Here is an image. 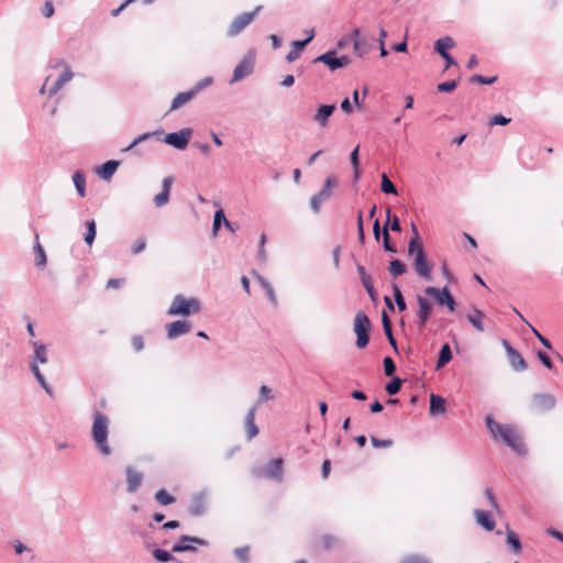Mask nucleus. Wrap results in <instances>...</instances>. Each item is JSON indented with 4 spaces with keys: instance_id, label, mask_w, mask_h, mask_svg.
<instances>
[{
    "instance_id": "obj_29",
    "label": "nucleus",
    "mask_w": 563,
    "mask_h": 563,
    "mask_svg": "<svg viewBox=\"0 0 563 563\" xmlns=\"http://www.w3.org/2000/svg\"><path fill=\"white\" fill-rule=\"evenodd\" d=\"M151 139H155L156 141H161V132L154 131V132H145L137 137H135L130 145L124 147L123 152H130L132 151L136 145H139L142 142L148 141Z\"/></svg>"
},
{
    "instance_id": "obj_54",
    "label": "nucleus",
    "mask_w": 563,
    "mask_h": 563,
    "mask_svg": "<svg viewBox=\"0 0 563 563\" xmlns=\"http://www.w3.org/2000/svg\"><path fill=\"white\" fill-rule=\"evenodd\" d=\"M456 86H457L456 80H448V81L438 84L437 89L439 92H451L456 88Z\"/></svg>"
},
{
    "instance_id": "obj_25",
    "label": "nucleus",
    "mask_w": 563,
    "mask_h": 563,
    "mask_svg": "<svg viewBox=\"0 0 563 563\" xmlns=\"http://www.w3.org/2000/svg\"><path fill=\"white\" fill-rule=\"evenodd\" d=\"M119 165H120V163L118 161L109 159L106 163H103L102 165L98 166L96 168V173L98 174V176L100 178H102L104 180H109L113 176V174L117 172Z\"/></svg>"
},
{
    "instance_id": "obj_41",
    "label": "nucleus",
    "mask_w": 563,
    "mask_h": 563,
    "mask_svg": "<svg viewBox=\"0 0 563 563\" xmlns=\"http://www.w3.org/2000/svg\"><path fill=\"white\" fill-rule=\"evenodd\" d=\"M382 235H383L384 250L388 253H397L396 246L390 242L391 238H390L389 231L387 229V223L384 224Z\"/></svg>"
},
{
    "instance_id": "obj_57",
    "label": "nucleus",
    "mask_w": 563,
    "mask_h": 563,
    "mask_svg": "<svg viewBox=\"0 0 563 563\" xmlns=\"http://www.w3.org/2000/svg\"><path fill=\"white\" fill-rule=\"evenodd\" d=\"M353 47H354V51L355 53L362 57L364 54H366L367 52V48H366V40H355L353 42Z\"/></svg>"
},
{
    "instance_id": "obj_21",
    "label": "nucleus",
    "mask_w": 563,
    "mask_h": 563,
    "mask_svg": "<svg viewBox=\"0 0 563 563\" xmlns=\"http://www.w3.org/2000/svg\"><path fill=\"white\" fill-rule=\"evenodd\" d=\"M30 344L32 345V347L34 350L33 357L30 363H35L37 365H38V363L46 364L48 361L47 346L40 341H30Z\"/></svg>"
},
{
    "instance_id": "obj_19",
    "label": "nucleus",
    "mask_w": 563,
    "mask_h": 563,
    "mask_svg": "<svg viewBox=\"0 0 563 563\" xmlns=\"http://www.w3.org/2000/svg\"><path fill=\"white\" fill-rule=\"evenodd\" d=\"M126 475V492L132 494L137 490L143 481V474L136 472L132 466H126L125 468Z\"/></svg>"
},
{
    "instance_id": "obj_63",
    "label": "nucleus",
    "mask_w": 563,
    "mask_h": 563,
    "mask_svg": "<svg viewBox=\"0 0 563 563\" xmlns=\"http://www.w3.org/2000/svg\"><path fill=\"white\" fill-rule=\"evenodd\" d=\"M145 247H146V240L144 238H140L136 241L135 245L133 246L132 253L139 254V253L143 252L145 250Z\"/></svg>"
},
{
    "instance_id": "obj_51",
    "label": "nucleus",
    "mask_w": 563,
    "mask_h": 563,
    "mask_svg": "<svg viewBox=\"0 0 563 563\" xmlns=\"http://www.w3.org/2000/svg\"><path fill=\"white\" fill-rule=\"evenodd\" d=\"M273 398H274V395L272 394V389L269 387H267L266 385H262L260 387L258 400L255 405L258 407V405L262 404L263 401H266V400H269Z\"/></svg>"
},
{
    "instance_id": "obj_43",
    "label": "nucleus",
    "mask_w": 563,
    "mask_h": 563,
    "mask_svg": "<svg viewBox=\"0 0 563 563\" xmlns=\"http://www.w3.org/2000/svg\"><path fill=\"white\" fill-rule=\"evenodd\" d=\"M390 213H391V210L388 207L386 209L387 220L385 222V223H387V229L390 228V230L394 231V232H400L401 231V225H400L399 218L397 216L391 217Z\"/></svg>"
},
{
    "instance_id": "obj_48",
    "label": "nucleus",
    "mask_w": 563,
    "mask_h": 563,
    "mask_svg": "<svg viewBox=\"0 0 563 563\" xmlns=\"http://www.w3.org/2000/svg\"><path fill=\"white\" fill-rule=\"evenodd\" d=\"M152 554L158 562H169L176 560L170 552L158 548L155 549Z\"/></svg>"
},
{
    "instance_id": "obj_4",
    "label": "nucleus",
    "mask_w": 563,
    "mask_h": 563,
    "mask_svg": "<svg viewBox=\"0 0 563 563\" xmlns=\"http://www.w3.org/2000/svg\"><path fill=\"white\" fill-rule=\"evenodd\" d=\"M201 310L200 300L190 297L186 298L183 295H176L167 310L168 316L188 317L192 313H198Z\"/></svg>"
},
{
    "instance_id": "obj_47",
    "label": "nucleus",
    "mask_w": 563,
    "mask_h": 563,
    "mask_svg": "<svg viewBox=\"0 0 563 563\" xmlns=\"http://www.w3.org/2000/svg\"><path fill=\"white\" fill-rule=\"evenodd\" d=\"M380 188H382V191L385 194L397 195L396 186L390 181V179L388 178V176L385 173L382 175Z\"/></svg>"
},
{
    "instance_id": "obj_14",
    "label": "nucleus",
    "mask_w": 563,
    "mask_h": 563,
    "mask_svg": "<svg viewBox=\"0 0 563 563\" xmlns=\"http://www.w3.org/2000/svg\"><path fill=\"white\" fill-rule=\"evenodd\" d=\"M253 474L256 477L265 476L267 478L276 479L280 482L283 479V460L282 459H273L263 472H258L257 470H253Z\"/></svg>"
},
{
    "instance_id": "obj_31",
    "label": "nucleus",
    "mask_w": 563,
    "mask_h": 563,
    "mask_svg": "<svg viewBox=\"0 0 563 563\" xmlns=\"http://www.w3.org/2000/svg\"><path fill=\"white\" fill-rule=\"evenodd\" d=\"M455 42L451 36H443L437 40L434 49L440 56H444V53H449L448 49L454 47Z\"/></svg>"
},
{
    "instance_id": "obj_9",
    "label": "nucleus",
    "mask_w": 563,
    "mask_h": 563,
    "mask_svg": "<svg viewBox=\"0 0 563 563\" xmlns=\"http://www.w3.org/2000/svg\"><path fill=\"white\" fill-rule=\"evenodd\" d=\"M313 63L324 64L331 71L346 67L351 58L346 55L336 56L335 51H328L313 59Z\"/></svg>"
},
{
    "instance_id": "obj_2",
    "label": "nucleus",
    "mask_w": 563,
    "mask_h": 563,
    "mask_svg": "<svg viewBox=\"0 0 563 563\" xmlns=\"http://www.w3.org/2000/svg\"><path fill=\"white\" fill-rule=\"evenodd\" d=\"M108 434L109 418L104 413L96 411L93 413L91 437L98 451L106 456L111 454V448L108 445Z\"/></svg>"
},
{
    "instance_id": "obj_17",
    "label": "nucleus",
    "mask_w": 563,
    "mask_h": 563,
    "mask_svg": "<svg viewBox=\"0 0 563 563\" xmlns=\"http://www.w3.org/2000/svg\"><path fill=\"white\" fill-rule=\"evenodd\" d=\"M336 106L332 104H321L317 112L313 114L312 120L321 128L324 129L329 124V120L333 112L335 111Z\"/></svg>"
},
{
    "instance_id": "obj_30",
    "label": "nucleus",
    "mask_w": 563,
    "mask_h": 563,
    "mask_svg": "<svg viewBox=\"0 0 563 563\" xmlns=\"http://www.w3.org/2000/svg\"><path fill=\"white\" fill-rule=\"evenodd\" d=\"M195 97H196L195 92H192L191 89L188 91L178 93L173 99L169 111H175V110L179 109L180 107H183L184 104H186L187 102L192 100Z\"/></svg>"
},
{
    "instance_id": "obj_38",
    "label": "nucleus",
    "mask_w": 563,
    "mask_h": 563,
    "mask_svg": "<svg viewBox=\"0 0 563 563\" xmlns=\"http://www.w3.org/2000/svg\"><path fill=\"white\" fill-rule=\"evenodd\" d=\"M507 544L512 549L515 553L518 554L521 552V541L518 534L510 529L507 530Z\"/></svg>"
},
{
    "instance_id": "obj_62",
    "label": "nucleus",
    "mask_w": 563,
    "mask_h": 563,
    "mask_svg": "<svg viewBox=\"0 0 563 563\" xmlns=\"http://www.w3.org/2000/svg\"><path fill=\"white\" fill-rule=\"evenodd\" d=\"M485 494V497L487 498L489 505L493 507V508H498V504H497V500L495 498V495H494V492H493V488L490 487H487L484 492Z\"/></svg>"
},
{
    "instance_id": "obj_16",
    "label": "nucleus",
    "mask_w": 563,
    "mask_h": 563,
    "mask_svg": "<svg viewBox=\"0 0 563 563\" xmlns=\"http://www.w3.org/2000/svg\"><path fill=\"white\" fill-rule=\"evenodd\" d=\"M254 70V63L251 58L244 57L234 68L230 84L240 81L250 76Z\"/></svg>"
},
{
    "instance_id": "obj_27",
    "label": "nucleus",
    "mask_w": 563,
    "mask_h": 563,
    "mask_svg": "<svg viewBox=\"0 0 563 563\" xmlns=\"http://www.w3.org/2000/svg\"><path fill=\"white\" fill-rule=\"evenodd\" d=\"M445 399L435 394H431L430 396V407H429V413L431 416H438L445 412Z\"/></svg>"
},
{
    "instance_id": "obj_34",
    "label": "nucleus",
    "mask_w": 563,
    "mask_h": 563,
    "mask_svg": "<svg viewBox=\"0 0 563 563\" xmlns=\"http://www.w3.org/2000/svg\"><path fill=\"white\" fill-rule=\"evenodd\" d=\"M73 181L80 197L86 195V176L82 170H76L73 175Z\"/></svg>"
},
{
    "instance_id": "obj_53",
    "label": "nucleus",
    "mask_w": 563,
    "mask_h": 563,
    "mask_svg": "<svg viewBox=\"0 0 563 563\" xmlns=\"http://www.w3.org/2000/svg\"><path fill=\"white\" fill-rule=\"evenodd\" d=\"M384 372L386 376H393L396 372V364L390 356H385L383 360Z\"/></svg>"
},
{
    "instance_id": "obj_11",
    "label": "nucleus",
    "mask_w": 563,
    "mask_h": 563,
    "mask_svg": "<svg viewBox=\"0 0 563 563\" xmlns=\"http://www.w3.org/2000/svg\"><path fill=\"white\" fill-rule=\"evenodd\" d=\"M194 544L208 547L209 542L206 539L183 534L179 537L178 542L173 545L172 552H196L197 549Z\"/></svg>"
},
{
    "instance_id": "obj_40",
    "label": "nucleus",
    "mask_w": 563,
    "mask_h": 563,
    "mask_svg": "<svg viewBox=\"0 0 563 563\" xmlns=\"http://www.w3.org/2000/svg\"><path fill=\"white\" fill-rule=\"evenodd\" d=\"M35 253V265L37 267H45L46 265V254L40 242L37 241L34 245Z\"/></svg>"
},
{
    "instance_id": "obj_7",
    "label": "nucleus",
    "mask_w": 563,
    "mask_h": 563,
    "mask_svg": "<svg viewBox=\"0 0 563 563\" xmlns=\"http://www.w3.org/2000/svg\"><path fill=\"white\" fill-rule=\"evenodd\" d=\"M338 186V179L334 175L328 176L320 191L311 197L310 208L313 213L318 214L324 201L329 200L332 196V188Z\"/></svg>"
},
{
    "instance_id": "obj_12",
    "label": "nucleus",
    "mask_w": 563,
    "mask_h": 563,
    "mask_svg": "<svg viewBox=\"0 0 563 563\" xmlns=\"http://www.w3.org/2000/svg\"><path fill=\"white\" fill-rule=\"evenodd\" d=\"M501 344L506 351L508 361H509L512 369L516 372L526 371L528 365H527L525 358L522 357V355L520 354V352L517 351L516 349H514L511 346V344L509 343V341L506 339H504L501 341Z\"/></svg>"
},
{
    "instance_id": "obj_5",
    "label": "nucleus",
    "mask_w": 563,
    "mask_h": 563,
    "mask_svg": "<svg viewBox=\"0 0 563 563\" xmlns=\"http://www.w3.org/2000/svg\"><path fill=\"white\" fill-rule=\"evenodd\" d=\"M424 294L432 297L438 306L445 307L450 312H453L456 308V301L448 286L443 288L428 286L424 288Z\"/></svg>"
},
{
    "instance_id": "obj_33",
    "label": "nucleus",
    "mask_w": 563,
    "mask_h": 563,
    "mask_svg": "<svg viewBox=\"0 0 563 563\" xmlns=\"http://www.w3.org/2000/svg\"><path fill=\"white\" fill-rule=\"evenodd\" d=\"M30 371L32 372V374L34 375V377L36 378V380L38 382V384L41 385V387L48 394V395H52L53 390H52V387L47 384L44 375L42 374V372L40 371V367L37 364L35 363H30Z\"/></svg>"
},
{
    "instance_id": "obj_42",
    "label": "nucleus",
    "mask_w": 563,
    "mask_h": 563,
    "mask_svg": "<svg viewBox=\"0 0 563 563\" xmlns=\"http://www.w3.org/2000/svg\"><path fill=\"white\" fill-rule=\"evenodd\" d=\"M87 232L85 234L84 241L87 245H92L96 239V222L93 219L86 222Z\"/></svg>"
},
{
    "instance_id": "obj_59",
    "label": "nucleus",
    "mask_w": 563,
    "mask_h": 563,
    "mask_svg": "<svg viewBox=\"0 0 563 563\" xmlns=\"http://www.w3.org/2000/svg\"><path fill=\"white\" fill-rule=\"evenodd\" d=\"M537 357L540 360V362L548 368V369H552L553 368V363L550 358V356L543 352V351H538L537 352Z\"/></svg>"
},
{
    "instance_id": "obj_44",
    "label": "nucleus",
    "mask_w": 563,
    "mask_h": 563,
    "mask_svg": "<svg viewBox=\"0 0 563 563\" xmlns=\"http://www.w3.org/2000/svg\"><path fill=\"white\" fill-rule=\"evenodd\" d=\"M402 380L399 377H393L385 386L388 395L394 396L399 393Z\"/></svg>"
},
{
    "instance_id": "obj_13",
    "label": "nucleus",
    "mask_w": 563,
    "mask_h": 563,
    "mask_svg": "<svg viewBox=\"0 0 563 563\" xmlns=\"http://www.w3.org/2000/svg\"><path fill=\"white\" fill-rule=\"evenodd\" d=\"M556 399L553 395L547 393L534 394L531 407L538 412H547L555 407Z\"/></svg>"
},
{
    "instance_id": "obj_61",
    "label": "nucleus",
    "mask_w": 563,
    "mask_h": 563,
    "mask_svg": "<svg viewBox=\"0 0 563 563\" xmlns=\"http://www.w3.org/2000/svg\"><path fill=\"white\" fill-rule=\"evenodd\" d=\"M510 120V118H506L503 114H496L490 119V125H506Z\"/></svg>"
},
{
    "instance_id": "obj_26",
    "label": "nucleus",
    "mask_w": 563,
    "mask_h": 563,
    "mask_svg": "<svg viewBox=\"0 0 563 563\" xmlns=\"http://www.w3.org/2000/svg\"><path fill=\"white\" fill-rule=\"evenodd\" d=\"M474 514L476 517L477 525L483 527L486 531L494 530L496 523H495V520L493 519L489 511L477 509V510H475Z\"/></svg>"
},
{
    "instance_id": "obj_36",
    "label": "nucleus",
    "mask_w": 563,
    "mask_h": 563,
    "mask_svg": "<svg viewBox=\"0 0 563 563\" xmlns=\"http://www.w3.org/2000/svg\"><path fill=\"white\" fill-rule=\"evenodd\" d=\"M452 360V351L448 343L443 344L439 352L437 368L443 367Z\"/></svg>"
},
{
    "instance_id": "obj_37",
    "label": "nucleus",
    "mask_w": 563,
    "mask_h": 563,
    "mask_svg": "<svg viewBox=\"0 0 563 563\" xmlns=\"http://www.w3.org/2000/svg\"><path fill=\"white\" fill-rule=\"evenodd\" d=\"M388 271L394 278L402 275L407 271V266L398 258H394L389 262Z\"/></svg>"
},
{
    "instance_id": "obj_3",
    "label": "nucleus",
    "mask_w": 563,
    "mask_h": 563,
    "mask_svg": "<svg viewBox=\"0 0 563 563\" xmlns=\"http://www.w3.org/2000/svg\"><path fill=\"white\" fill-rule=\"evenodd\" d=\"M408 254L413 256V267L416 273L424 280H431L432 266L427 258L423 244H417L415 240H409Z\"/></svg>"
},
{
    "instance_id": "obj_45",
    "label": "nucleus",
    "mask_w": 563,
    "mask_h": 563,
    "mask_svg": "<svg viewBox=\"0 0 563 563\" xmlns=\"http://www.w3.org/2000/svg\"><path fill=\"white\" fill-rule=\"evenodd\" d=\"M155 499L158 504L163 506L170 505L175 501V497L168 494L165 489H159L158 492H156Z\"/></svg>"
},
{
    "instance_id": "obj_39",
    "label": "nucleus",
    "mask_w": 563,
    "mask_h": 563,
    "mask_svg": "<svg viewBox=\"0 0 563 563\" xmlns=\"http://www.w3.org/2000/svg\"><path fill=\"white\" fill-rule=\"evenodd\" d=\"M391 288H393V295H394V299H395L398 310L400 312L405 311L407 308V305H406L405 297H404L399 286L397 284H393Z\"/></svg>"
},
{
    "instance_id": "obj_18",
    "label": "nucleus",
    "mask_w": 563,
    "mask_h": 563,
    "mask_svg": "<svg viewBox=\"0 0 563 563\" xmlns=\"http://www.w3.org/2000/svg\"><path fill=\"white\" fill-rule=\"evenodd\" d=\"M191 325L188 321L177 320L167 325V338L169 340L176 339L180 335L188 333Z\"/></svg>"
},
{
    "instance_id": "obj_52",
    "label": "nucleus",
    "mask_w": 563,
    "mask_h": 563,
    "mask_svg": "<svg viewBox=\"0 0 563 563\" xmlns=\"http://www.w3.org/2000/svg\"><path fill=\"white\" fill-rule=\"evenodd\" d=\"M234 555L242 563H249V561H250V548L249 547L236 548L234 550Z\"/></svg>"
},
{
    "instance_id": "obj_58",
    "label": "nucleus",
    "mask_w": 563,
    "mask_h": 563,
    "mask_svg": "<svg viewBox=\"0 0 563 563\" xmlns=\"http://www.w3.org/2000/svg\"><path fill=\"white\" fill-rule=\"evenodd\" d=\"M357 236L361 243L365 242V232H364V224H363V213L362 211L358 212L357 216Z\"/></svg>"
},
{
    "instance_id": "obj_64",
    "label": "nucleus",
    "mask_w": 563,
    "mask_h": 563,
    "mask_svg": "<svg viewBox=\"0 0 563 563\" xmlns=\"http://www.w3.org/2000/svg\"><path fill=\"white\" fill-rule=\"evenodd\" d=\"M400 563H430V562L424 560L421 556L411 555V556L405 558Z\"/></svg>"
},
{
    "instance_id": "obj_35",
    "label": "nucleus",
    "mask_w": 563,
    "mask_h": 563,
    "mask_svg": "<svg viewBox=\"0 0 563 563\" xmlns=\"http://www.w3.org/2000/svg\"><path fill=\"white\" fill-rule=\"evenodd\" d=\"M291 45L292 48L286 55V60L288 63L295 62L300 56L301 51L307 46V41H294Z\"/></svg>"
},
{
    "instance_id": "obj_49",
    "label": "nucleus",
    "mask_w": 563,
    "mask_h": 563,
    "mask_svg": "<svg viewBox=\"0 0 563 563\" xmlns=\"http://www.w3.org/2000/svg\"><path fill=\"white\" fill-rule=\"evenodd\" d=\"M497 76L486 77L483 75H473L470 78V82L472 84H478V85H492L496 82Z\"/></svg>"
},
{
    "instance_id": "obj_56",
    "label": "nucleus",
    "mask_w": 563,
    "mask_h": 563,
    "mask_svg": "<svg viewBox=\"0 0 563 563\" xmlns=\"http://www.w3.org/2000/svg\"><path fill=\"white\" fill-rule=\"evenodd\" d=\"M170 194L161 191L154 197V203L157 208H161L168 203Z\"/></svg>"
},
{
    "instance_id": "obj_60",
    "label": "nucleus",
    "mask_w": 563,
    "mask_h": 563,
    "mask_svg": "<svg viewBox=\"0 0 563 563\" xmlns=\"http://www.w3.org/2000/svg\"><path fill=\"white\" fill-rule=\"evenodd\" d=\"M529 327L531 328V331L533 332V334L538 338V340L540 341V343L548 350H551L552 349V344L551 342L544 336L542 335L536 328H533L531 324H529Z\"/></svg>"
},
{
    "instance_id": "obj_1",
    "label": "nucleus",
    "mask_w": 563,
    "mask_h": 563,
    "mask_svg": "<svg viewBox=\"0 0 563 563\" xmlns=\"http://www.w3.org/2000/svg\"><path fill=\"white\" fill-rule=\"evenodd\" d=\"M486 427L494 440H501L504 444L514 450L518 455L525 456L528 452L521 433L510 424H503L494 420L492 416L486 417Z\"/></svg>"
},
{
    "instance_id": "obj_32",
    "label": "nucleus",
    "mask_w": 563,
    "mask_h": 563,
    "mask_svg": "<svg viewBox=\"0 0 563 563\" xmlns=\"http://www.w3.org/2000/svg\"><path fill=\"white\" fill-rule=\"evenodd\" d=\"M466 319L477 331L483 332L485 330L483 324L484 313L479 309L474 307L473 313H468Z\"/></svg>"
},
{
    "instance_id": "obj_24",
    "label": "nucleus",
    "mask_w": 563,
    "mask_h": 563,
    "mask_svg": "<svg viewBox=\"0 0 563 563\" xmlns=\"http://www.w3.org/2000/svg\"><path fill=\"white\" fill-rule=\"evenodd\" d=\"M252 275L255 278V280L262 286V288L266 291L267 298L272 302V305L276 307L278 305V300L271 283L255 271L252 272Z\"/></svg>"
},
{
    "instance_id": "obj_55",
    "label": "nucleus",
    "mask_w": 563,
    "mask_h": 563,
    "mask_svg": "<svg viewBox=\"0 0 563 563\" xmlns=\"http://www.w3.org/2000/svg\"><path fill=\"white\" fill-rule=\"evenodd\" d=\"M371 442H372L373 446L378 448V449H386V448H390L393 445V440L378 439L374 435L371 437Z\"/></svg>"
},
{
    "instance_id": "obj_23",
    "label": "nucleus",
    "mask_w": 563,
    "mask_h": 563,
    "mask_svg": "<svg viewBox=\"0 0 563 563\" xmlns=\"http://www.w3.org/2000/svg\"><path fill=\"white\" fill-rule=\"evenodd\" d=\"M207 510V503H206V495L205 493H200L196 495L192 500L191 505L188 509L190 516L192 517H199L202 516Z\"/></svg>"
},
{
    "instance_id": "obj_6",
    "label": "nucleus",
    "mask_w": 563,
    "mask_h": 563,
    "mask_svg": "<svg viewBox=\"0 0 563 563\" xmlns=\"http://www.w3.org/2000/svg\"><path fill=\"white\" fill-rule=\"evenodd\" d=\"M371 321L367 314L360 311L354 319V332L356 334V346L364 349L369 342Z\"/></svg>"
},
{
    "instance_id": "obj_46",
    "label": "nucleus",
    "mask_w": 563,
    "mask_h": 563,
    "mask_svg": "<svg viewBox=\"0 0 563 563\" xmlns=\"http://www.w3.org/2000/svg\"><path fill=\"white\" fill-rule=\"evenodd\" d=\"M227 221L225 214L222 209H219L214 212L212 232L217 234L220 230L221 225Z\"/></svg>"
},
{
    "instance_id": "obj_15",
    "label": "nucleus",
    "mask_w": 563,
    "mask_h": 563,
    "mask_svg": "<svg viewBox=\"0 0 563 563\" xmlns=\"http://www.w3.org/2000/svg\"><path fill=\"white\" fill-rule=\"evenodd\" d=\"M417 303L419 306L417 324L419 328H424L431 317L433 305L420 295H417Z\"/></svg>"
},
{
    "instance_id": "obj_28",
    "label": "nucleus",
    "mask_w": 563,
    "mask_h": 563,
    "mask_svg": "<svg viewBox=\"0 0 563 563\" xmlns=\"http://www.w3.org/2000/svg\"><path fill=\"white\" fill-rule=\"evenodd\" d=\"M382 323H383V330L388 340V343L390 344L393 350L397 353L398 352L397 341L393 334L391 321L386 312H383Z\"/></svg>"
},
{
    "instance_id": "obj_22",
    "label": "nucleus",
    "mask_w": 563,
    "mask_h": 563,
    "mask_svg": "<svg viewBox=\"0 0 563 563\" xmlns=\"http://www.w3.org/2000/svg\"><path fill=\"white\" fill-rule=\"evenodd\" d=\"M256 410H257V406L254 405L249 409V411L245 416L244 422H245L246 435H247L249 440H252L253 438H255L260 432L257 426L255 424Z\"/></svg>"
},
{
    "instance_id": "obj_50",
    "label": "nucleus",
    "mask_w": 563,
    "mask_h": 563,
    "mask_svg": "<svg viewBox=\"0 0 563 563\" xmlns=\"http://www.w3.org/2000/svg\"><path fill=\"white\" fill-rule=\"evenodd\" d=\"M213 82V78L208 76L199 81L196 82V85L191 88V91L195 92V96H197L201 90L209 87Z\"/></svg>"
},
{
    "instance_id": "obj_8",
    "label": "nucleus",
    "mask_w": 563,
    "mask_h": 563,
    "mask_svg": "<svg viewBox=\"0 0 563 563\" xmlns=\"http://www.w3.org/2000/svg\"><path fill=\"white\" fill-rule=\"evenodd\" d=\"M263 9L262 5L255 7V9L252 12H244L240 15H238L230 24L227 35L229 37H234L239 35L246 26H249L252 21L257 16V14Z\"/></svg>"
},
{
    "instance_id": "obj_10",
    "label": "nucleus",
    "mask_w": 563,
    "mask_h": 563,
    "mask_svg": "<svg viewBox=\"0 0 563 563\" xmlns=\"http://www.w3.org/2000/svg\"><path fill=\"white\" fill-rule=\"evenodd\" d=\"M191 136L192 130L190 128H184L177 132L167 133L162 141L176 150H185Z\"/></svg>"
},
{
    "instance_id": "obj_20",
    "label": "nucleus",
    "mask_w": 563,
    "mask_h": 563,
    "mask_svg": "<svg viewBox=\"0 0 563 563\" xmlns=\"http://www.w3.org/2000/svg\"><path fill=\"white\" fill-rule=\"evenodd\" d=\"M74 77V73L71 71L68 65H65L64 71L60 76L55 80V82L48 88L47 95L48 97H53L58 92V90L68 81H70Z\"/></svg>"
}]
</instances>
